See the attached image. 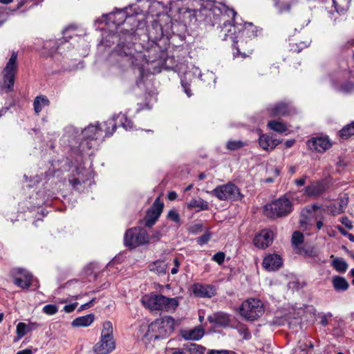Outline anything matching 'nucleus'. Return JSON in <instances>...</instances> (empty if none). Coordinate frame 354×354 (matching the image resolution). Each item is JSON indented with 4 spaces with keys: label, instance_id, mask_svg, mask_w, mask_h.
I'll list each match as a JSON object with an SVG mask.
<instances>
[{
    "label": "nucleus",
    "instance_id": "nucleus-1",
    "mask_svg": "<svg viewBox=\"0 0 354 354\" xmlns=\"http://www.w3.org/2000/svg\"><path fill=\"white\" fill-rule=\"evenodd\" d=\"M257 36L256 28L251 23H245L243 26L235 25L231 21H224L221 27L218 37L223 41L231 40L233 46L236 48V52L234 53V56L236 57L242 55L243 57H245L252 53V50H248L247 53L241 52L243 50V37L252 38Z\"/></svg>",
    "mask_w": 354,
    "mask_h": 354
},
{
    "label": "nucleus",
    "instance_id": "nucleus-2",
    "mask_svg": "<svg viewBox=\"0 0 354 354\" xmlns=\"http://www.w3.org/2000/svg\"><path fill=\"white\" fill-rule=\"evenodd\" d=\"M138 48L140 46H136L134 44L133 46L131 44L121 43L117 46L113 55L117 57V61L122 67L126 69H137L139 75H142L144 67L149 61L147 59L146 54Z\"/></svg>",
    "mask_w": 354,
    "mask_h": 354
},
{
    "label": "nucleus",
    "instance_id": "nucleus-3",
    "mask_svg": "<svg viewBox=\"0 0 354 354\" xmlns=\"http://www.w3.org/2000/svg\"><path fill=\"white\" fill-rule=\"evenodd\" d=\"M175 319L170 316H165L156 319L151 322L145 330L142 339L146 342L163 339L168 337L174 330Z\"/></svg>",
    "mask_w": 354,
    "mask_h": 354
},
{
    "label": "nucleus",
    "instance_id": "nucleus-4",
    "mask_svg": "<svg viewBox=\"0 0 354 354\" xmlns=\"http://www.w3.org/2000/svg\"><path fill=\"white\" fill-rule=\"evenodd\" d=\"M239 311L245 320L254 322L264 314L265 306L259 299L250 297L242 302Z\"/></svg>",
    "mask_w": 354,
    "mask_h": 354
},
{
    "label": "nucleus",
    "instance_id": "nucleus-5",
    "mask_svg": "<svg viewBox=\"0 0 354 354\" xmlns=\"http://www.w3.org/2000/svg\"><path fill=\"white\" fill-rule=\"evenodd\" d=\"M292 203L286 196L281 197L264 207V213L270 218L283 217L292 212Z\"/></svg>",
    "mask_w": 354,
    "mask_h": 354
},
{
    "label": "nucleus",
    "instance_id": "nucleus-6",
    "mask_svg": "<svg viewBox=\"0 0 354 354\" xmlns=\"http://www.w3.org/2000/svg\"><path fill=\"white\" fill-rule=\"evenodd\" d=\"M207 193L220 201H241L243 198L240 189L231 183L219 185Z\"/></svg>",
    "mask_w": 354,
    "mask_h": 354
},
{
    "label": "nucleus",
    "instance_id": "nucleus-7",
    "mask_svg": "<svg viewBox=\"0 0 354 354\" xmlns=\"http://www.w3.org/2000/svg\"><path fill=\"white\" fill-rule=\"evenodd\" d=\"M205 10L207 12L205 15L208 18H211L212 15L214 16V20L210 21L212 26H214L217 23L220 15L232 17V19H234L236 15V12L233 8H229L224 3L213 1H208L207 2Z\"/></svg>",
    "mask_w": 354,
    "mask_h": 354
},
{
    "label": "nucleus",
    "instance_id": "nucleus-8",
    "mask_svg": "<svg viewBox=\"0 0 354 354\" xmlns=\"http://www.w3.org/2000/svg\"><path fill=\"white\" fill-rule=\"evenodd\" d=\"M149 236L142 228L134 227L129 229L124 235V242L127 247L134 248L149 242Z\"/></svg>",
    "mask_w": 354,
    "mask_h": 354
},
{
    "label": "nucleus",
    "instance_id": "nucleus-9",
    "mask_svg": "<svg viewBox=\"0 0 354 354\" xmlns=\"http://www.w3.org/2000/svg\"><path fill=\"white\" fill-rule=\"evenodd\" d=\"M17 53L13 52L3 71V82H0L1 89L7 88V91L12 89L17 68Z\"/></svg>",
    "mask_w": 354,
    "mask_h": 354
},
{
    "label": "nucleus",
    "instance_id": "nucleus-10",
    "mask_svg": "<svg viewBox=\"0 0 354 354\" xmlns=\"http://www.w3.org/2000/svg\"><path fill=\"white\" fill-rule=\"evenodd\" d=\"M98 123L96 125H89L82 131L84 140L80 145V151L81 152H86V151L92 149L95 143L94 140L97 138L100 129L98 128Z\"/></svg>",
    "mask_w": 354,
    "mask_h": 354
},
{
    "label": "nucleus",
    "instance_id": "nucleus-11",
    "mask_svg": "<svg viewBox=\"0 0 354 354\" xmlns=\"http://www.w3.org/2000/svg\"><path fill=\"white\" fill-rule=\"evenodd\" d=\"M14 283L21 288H28L30 286L32 276L27 270L21 268H15L11 272Z\"/></svg>",
    "mask_w": 354,
    "mask_h": 354
},
{
    "label": "nucleus",
    "instance_id": "nucleus-12",
    "mask_svg": "<svg viewBox=\"0 0 354 354\" xmlns=\"http://www.w3.org/2000/svg\"><path fill=\"white\" fill-rule=\"evenodd\" d=\"M163 209V203L158 198L154 201L151 207L147 211L145 218V225L151 227L156 222Z\"/></svg>",
    "mask_w": 354,
    "mask_h": 354
},
{
    "label": "nucleus",
    "instance_id": "nucleus-13",
    "mask_svg": "<svg viewBox=\"0 0 354 354\" xmlns=\"http://www.w3.org/2000/svg\"><path fill=\"white\" fill-rule=\"evenodd\" d=\"M164 295L151 293L143 296L142 304L150 310H161V304L164 300Z\"/></svg>",
    "mask_w": 354,
    "mask_h": 354
},
{
    "label": "nucleus",
    "instance_id": "nucleus-14",
    "mask_svg": "<svg viewBox=\"0 0 354 354\" xmlns=\"http://www.w3.org/2000/svg\"><path fill=\"white\" fill-rule=\"evenodd\" d=\"M273 239V232L269 230L264 229L254 236L253 242L256 247L264 249L271 245Z\"/></svg>",
    "mask_w": 354,
    "mask_h": 354
},
{
    "label": "nucleus",
    "instance_id": "nucleus-15",
    "mask_svg": "<svg viewBox=\"0 0 354 354\" xmlns=\"http://www.w3.org/2000/svg\"><path fill=\"white\" fill-rule=\"evenodd\" d=\"M307 146L309 149L322 153L328 150L331 143L328 138H313L307 142Z\"/></svg>",
    "mask_w": 354,
    "mask_h": 354
},
{
    "label": "nucleus",
    "instance_id": "nucleus-16",
    "mask_svg": "<svg viewBox=\"0 0 354 354\" xmlns=\"http://www.w3.org/2000/svg\"><path fill=\"white\" fill-rule=\"evenodd\" d=\"M192 291L195 296L203 298H210L216 294L215 288L208 284L194 283Z\"/></svg>",
    "mask_w": 354,
    "mask_h": 354
},
{
    "label": "nucleus",
    "instance_id": "nucleus-17",
    "mask_svg": "<svg viewBox=\"0 0 354 354\" xmlns=\"http://www.w3.org/2000/svg\"><path fill=\"white\" fill-rule=\"evenodd\" d=\"M283 264L282 259L277 254H269L266 255L262 263L263 267L268 271H274L281 267Z\"/></svg>",
    "mask_w": 354,
    "mask_h": 354
},
{
    "label": "nucleus",
    "instance_id": "nucleus-18",
    "mask_svg": "<svg viewBox=\"0 0 354 354\" xmlns=\"http://www.w3.org/2000/svg\"><path fill=\"white\" fill-rule=\"evenodd\" d=\"M113 338L101 337L100 340L94 346L93 351L96 354H108L115 348Z\"/></svg>",
    "mask_w": 354,
    "mask_h": 354
},
{
    "label": "nucleus",
    "instance_id": "nucleus-19",
    "mask_svg": "<svg viewBox=\"0 0 354 354\" xmlns=\"http://www.w3.org/2000/svg\"><path fill=\"white\" fill-rule=\"evenodd\" d=\"M326 189V184L323 181L312 183L305 187L304 193L308 196H317L323 194Z\"/></svg>",
    "mask_w": 354,
    "mask_h": 354
},
{
    "label": "nucleus",
    "instance_id": "nucleus-20",
    "mask_svg": "<svg viewBox=\"0 0 354 354\" xmlns=\"http://www.w3.org/2000/svg\"><path fill=\"white\" fill-rule=\"evenodd\" d=\"M204 334L205 330L202 326H196L191 330H180V335L185 340L198 341L204 336Z\"/></svg>",
    "mask_w": 354,
    "mask_h": 354
},
{
    "label": "nucleus",
    "instance_id": "nucleus-21",
    "mask_svg": "<svg viewBox=\"0 0 354 354\" xmlns=\"http://www.w3.org/2000/svg\"><path fill=\"white\" fill-rule=\"evenodd\" d=\"M280 142V140L274 139L268 134H263L259 138V145L263 149L267 151L274 149Z\"/></svg>",
    "mask_w": 354,
    "mask_h": 354
},
{
    "label": "nucleus",
    "instance_id": "nucleus-22",
    "mask_svg": "<svg viewBox=\"0 0 354 354\" xmlns=\"http://www.w3.org/2000/svg\"><path fill=\"white\" fill-rule=\"evenodd\" d=\"M207 319L210 323L219 326H227L230 322V315L223 312H218L209 315Z\"/></svg>",
    "mask_w": 354,
    "mask_h": 354
},
{
    "label": "nucleus",
    "instance_id": "nucleus-23",
    "mask_svg": "<svg viewBox=\"0 0 354 354\" xmlns=\"http://www.w3.org/2000/svg\"><path fill=\"white\" fill-rule=\"evenodd\" d=\"M164 301L161 304V310L167 313H174L179 306V298H169L164 296Z\"/></svg>",
    "mask_w": 354,
    "mask_h": 354
},
{
    "label": "nucleus",
    "instance_id": "nucleus-24",
    "mask_svg": "<svg viewBox=\"0 0 354 354\" xmlns=\"http://www.w3.org/2000/svg\"><path fill=\"white\" fill-rule=\"evenodd\" d=\"M95 316L93 314L78 317L73 320L71 326L74 328L87 327L94 322Z\"/></svg>",
    "mask_w": 354,
    "mask_h": 354
},
{
    "label": "nucleus",
    "instance_id": "nucleus-25",
    "mask_svg": "<svg viewBox=\"0 0 354 354\" xmlns=\"http://www.w3.org/2000/svg\"><path fill=\"white\" fill-rule=\"evenodd\" d=\"M76 171L77 176L69 178L70 183L75 188H77L79 185H81L88 179V171H85L84 169L78 168Z\"/></svg>",
    "mask_w": 354,
    "mask_h": 354
},
{
    "label": "nucleus",
    "instance_id": "nucleus-26",
    "mask_svg": "<svg viewBox=\"0 0 354 354\" xmlns=\"http://www.w3.org/2000/svg\"><path fill=\"white\" fill-rule=\"evenodd\" d=\"M107 17L108 23L112 22L116 26H120L125 21L127 15L123 10H117L108 15Z\"/></svg>",
    "mask_w": 354,
    "mask_h": 354
},
{
    "label": "nucleus",
    "instance_id": "nucleus-27",
    "mask_svg": "<svg viewBox=\"0 0 354 354\" xmlns=\"http://www.w3.org/2000/svg\"><path fill=\"white\" fill-rule=\"evenodd\" d=\"M270 114L272 116H282L290 113V109L288 104L279 103L270 108Z\"/></svg>",
    "mask_w": 354,
    "mask_h": 354
},
{
    "label": "nucleus",
    "instance_id": "nucleus-28",
    "mask_svg": "<svg viewBox=\"0 0 354 354\" xmlns=\"http://www.w3.org/2000/svg\"><path fill=\"white\" fill-rule=\"evenodd\" d=\"M167 264L165 261L158 260L149 265V270L158 274H164L166 273Z\"/></svg>",
    "mask_w": 354,
    "mask_h": 354
},
{
    "label": "nucleus",
    "instance_id": "nucleus-29",
    "mask_svg": "<svg viewBox=\"0 0 354 354\" xmlns=\"http://www.w3.org/2000/svg\"><path fill=\"white\" fill-rule=\"evenodd\" d=\"M348 198L341 199L337 204H333L329 207V211L333 216L343 213L347 206Z\"/></svg>",
    "mask_w": 354,
    "mask_h": 354
},
{
    "label": "nucleus",
    "instance_id": "nucleus-30",
    "mask_svg": "<svg viewBox=\"0 0 354 354\" xmlns=\"http://www.w3.org/2000/svg\"><path fill=\"white\" fill-rule=\"evenodd\" d=\"M36 326V324L31 323L30 324H26L24 322H20L17 324L16 328V333L17 334V339H20L25 335H26L29 331L32 330L33 326Z\"/></svg>",
    "mask_w": 354,
    "mask_h": 354
},
{
    "label": "nucleus",
    "instance_id": "nucleus-31",
    "mask_svg": "<svg viewBox=\"0 0 354 354\" xmlns=\"http://www.w3.org/2000/svg\"><path fill=\"white\" fill-rule=\"evenodd\" d=\"M334 288L337 291H345L348 288V283L342 277H334L332 281Z\"/></svg>",
    "mask_w": 354,
    "mask_h": 354
},
{
    "label": "nucleus",
    "instance_id": "nucleus-32",
    "mask_svg": "<svg viewBox=\"0 0 354 354\" xmlns=\"http://www.w3.org/2000/svg\"><path fill=\"white\" fill-rule=\"evenodd\" d=\"M185 353L188 354H203L205 348L199 344L189 343L183 345Z\"/></svg>",
    "mask_w": 354,
    "mask_h": 354
},
{
    "label": "nucleus",
    "instance_id": "nucleus-33",
    "mask_svg": "<svg viewBox=\"0 0 354 354\" xmlns=\"http://www.w3.org/2000/svg\"><path fill=\"white\" fill-rule=\"evenodd\" d=\"M268 126L271 130L279 133H286L288 130V126L279 121L272 120L268 122Z\"/></svg>",
    "mask_w": 354,
    "mask_h": 354
},
{
    "label": "nucleus",
    "instance_id": "nucleus-34",
    "mask_svg": "<svg viewBox=\"0 0 354 354\" xmlns=\"http://www.w3.org/2000/svg\"><path fill=\"white\" fill-rule=\"evenodd\" d=\"M33 105L35 111L39 113L44 106L49 105V100L45 96H37L34 100Z\"/></svg>",
    "mask_w": 354,
    "mask_h": 354
},
{
    "label": "nucleus",
    "instance_id": "nucleus-35",
    "mask_svg": "<svg viewBox=\"0 0 354 354\" xmlns=\"http://www.w3.org/2000/svg\"><path fill=\"white\" fill-rule=\"evenodd\" d=\"M188 207H197L198 210H206L209 208V205L207 201L202 198L192 199L188 203Z\"/></svg>",
    "mask_w": 354,
    "mask_h": 354
},
{
    "label": "nucleus",
    "instance_id": "nucleus-36",
    "mask_svg": "<svg viewBox=\"0 0 354 354\" xmlns=\"http://www.w3.org/2000/svg\"><path fill=\"white\" fill-rule=\"evenodd\" d=\"M337 12L342 13L348 9L351 0H333Z\"/></svg>",
    "mask_w": 354,
    "mask_h": 354
},
{
    "label": "nucleus",
    "instance_id": "nucleus-37",
    "mask_svg": "<svg viewBox=\"0 0 354 354\" xmlns=\"http://www.w3.org/2000/svg\"><path fill=\"white\" fill-rule=\"evenodd\" d=\"M332 266L339 272H345L348 268L346 262L340 258H335L332 261Z\"/></svg>",
    "mask_w": 354,
    "mask_h": 354
},
{
    "label": "nucleus",
    "instance_id": "nucleus-38",
    "mask_svg": "<svg viewBox=\"0 0 354 354\" xmlns=\"http://www.w3.org/2000/svg\"><path fill=\"white\" fill-rule=\"evenodd\" d=\"M101 337L104 338H113V325L109 321H106L103 324L102 330L101 333Z\"/></svg>",
    "mask_w": 354,
    "mask_h": 354
},
{
    "label": "nucleus",
    "instance_id": "nucleus-39",
    "mask_svg": "<svg viewBox=\"0 0 354 354\" xmlns=\"http://www.w3.org/2000/svg\"><path fill=\"white\" fill-rule=\"evenodd\" d=\"M106 136H110L113 135L114 131L116 129V124L115 122V119H109L107 121L104 122Z\"/></svg>",
    "mask_w": 354,
    "mask_h": 354
},
{
    "label": "nucleus",
    "instance_id": "nucleus-40",
    "mask_svg": "<svg viewBox=\"0 0 354 354\" xmlns=\"http://www.w3.org/2000/svg\"><path fill=\"white\" fill-rule=\"evenodd\" d=\"M247 145V143L240 140H229L227 142V148L229 150L234 151L242 148Z\"/></svg>",
    "mask_w": 354,
    "mask_h": 354
},
{
    "label": "nucleus",
    "instance_id": "nucleus-41",
    "mask_svg": "<svg viewBox=\"0 0 354 354\" xmlns=\"http://www.w3.org/2000/svg\"><path fill=\"white\" fill-rule=\"evenodd\" d=\"M354 135V121L351 124L345 126L340 131V136L342 138H348Z\"/></svg>",
    "mask_w": 354,
    "mask_h": 354
},
{
    "label": "nucleus",
    "instance_id": "nucleus-42",
    "mask_svg": "<svg viewBox=\"0 0 354 354\" xmlns=\"http://www.w3.org/2000/svg\"><path fill=\"white\" fill-rule=\"evenodd\" d=\"M117 119L120 120L123 128L126 130H130L133 127V123L131 120L127 118L124 114H119Z\"/></svg>",
    "mask_w": 354,
    "mask_h": 354
},
{
    "label": "nucleus",
    "instance_id": "nucleus-43",
    "mask_svg": "<svg viewBox=\"0 0 354 354\" xmlns=\"http://www.w3.org/2000/svg\"><path fill=\"white\" fill-rule=\"evenodd\" d=\"M292 244L295 246L298 247L300 244H301L304 241V236L302 233L300 232L296 231L292 234Z\"/></svg>",
    "mask_w": 354,
    "mask_h": 354
},
{
    "label": "nucleus",
    "instance_id": "nucleus-44",
    "mask_svg": "<svg viewBox=\"0 0 354 354\" xmlns=\"http://www.w3.org/2000/svg\"><path fill=\"white\" fill-rule=\"evenodd\" d=\"M189 73H186L184 77H181V85L183 88L184 92L186 93L187 97H191L192 93L190 90V84L187 82V75H189Z\"/></svg>",
    "mask_w": 354,
    "mask_h": 354
},
{
    "label": "nucleus",
    "instance_id": "nucleus-45",
    "mask_svg": "<svg viewBox=\"0 0 354 354\" xmlns=\"http://www.w3.org/2000/svg\"><path fill=\"white\" fill-rule=\"evenodd\" d=\"M58 311V308L56 305L54 304H48L44 306L43 312L48 315H53L57 313Z\"/></svg>",
    "mask_w": 354,
    "mask_h": 354
},
{
    "label": "nucleus",
    "instance_id": "nucleus-46",
    "mask_svg": "<svg viewBox=\"0 0 354 354\" xmlns=\"http://www.w3.org/2000/svg\"><path fill=\"white\" fill-rule=\"evenodd\" d=\"M211 236H212V234L209 231H207V232H205V233L203 235L198 237L196 241L198 245H203L206 244L209 241Z\"/></svg>",
    "mask_w": 354,
    "mask_h": 354
},
{
    "label": "nucleus",
    "instance_id": "nucleus-47",
    "mask_svg": "<svg viewBox=\"0 0 354 354\" xmlns=\"http://www.w3.org/2000/svg\"><path fill=\"white\" fill-rule=\"evenodd\" d=\"M238 332L241 336H243L244 339H249L251 337V335L248 330V328L245 326H239Z\"/></svg>",
    "mask_w": 354,
    "mask_h": 354
},
{
    "label": "nucleus",
    "instance_id": "nucleus-48",
    "mask_svg": "<svg viewBox=\"0 0 354 354\" xmlns=\"http://www.w3.org/2000/svg\"><path fill=\"white\" fill-rule=\"evenodd\" d=\"M167 218L170 221H171L176 223H178L180 222V216H179L178 213L177 212V211L175 209L169 210V212H168V214H167Z\"/></svg>",
    "mask_w": 354,
    "mask_h": 354
},
{
    "label": "nucleus",
    "instance_id": "nucleus-49",
    "mask_svg": "<svg viewBox=\"0 0 354 354\" xmlns=\"http://www.w3.org/2000/svg\"><path fill=\"white\" fill-rule=\"evenodd\" d=\"M75 30V28L74 26H68L63 31V35L64 38L65 39L72 38L75 34L74 32Z\"/></svg>",
    "mask_w": 354,
    "mask_h": 354
},
{
    "label": "nucleus",
    "instance_id": "nucleus-50",
    "mask_svg": "<svg viewBox=\"0 0 354 354\" xmlns=\"http://www.w3.org/2000/svg\"><path fill=\"white\" fill-rule=\"evenodd\" d=\"M212 259L219 265H221L225 260V254L222 252H217L214 254Z\"/></svg>",
    "mask_w": 354,
    "mask_h": 354
},
{
    "label": "nucleus",
    "instance_id": "nucleus-51",
    "mask_svg": "<svg viewBox=\"0 0 354 354\" xmlns=\"http://www.w3.org/2000/svg\"><path fill=\"white\" fill-rule=\"evenodd\" d=\"M203 225L201 223L195 224L191 226L189 229V231L192 234H197L202 231Z\"/></svg>",
    "mask_w": 354,
    "mask_h": 354
},
{
    "label": "nucleus",
    "instance_id": "nucleus-52",
    "mask_svg": "<svg viewBox=\"0 0 354 354\" xmlns=\"http://www.w3.org/2000/svg\"><path fill=\"white\" fill-rule=\"evenodd\" d=\"M44 48H49L50 54H53L57 49V48H55V42L53 41H46L44 44Z\"/></svg>",
    "mask_w": 354,
    "mask_h": 354
},
{
    "label": "nucleus",
    "instance_id": "nucleus-53",
    "mask_svg": "<svg viewBox=\"0 0 354 354\" xmlns=\"http://www.w3.org/2000/svg\"><path fill=\"white\" fill-rule=\"evenodd\" d=\"M340 222L348 230H351L353 228L352 222L346 216L342 217L340 218Z\"/></svg>",
    "mask_w": 354,
    "mask_h": 354
},
{
    "label": "nucleus",
    "instance_id": "nucleus-54",
    "mask_svg": "<svg viewBox=\"0 0 354 354\" xmlns=\"http://www.w3.org/2000/svg\"><path fill=\"white\" fill-rule=\"evenodd\" d=\"M307 179V176H303L299 178H297L294 180V183L299 187H301L305 185Z\"/></svg>",
    "mask_w": 354,
    "mask_h": 354
},
{
    "label": "nucleus",
    "instance_id": "nucleus-55",
    "mask_svg": "<svg viewBox=\"0 0 354 354\" xmlns=\"http://www.w3.org/2000/svg\"><path fill=\"white\" fill-rule=\"evenodd\" d=\"M77 304H78L77 302H75V303H73L71 304L66 305L64 307V310L67 313H71V312L74 311V310L77 306Z\"/></svg>",
    "mask_w": 354,
    "mask_h": 354
},
{
    "label": "nucleus",
    "instance_id": "nucleus-56",
    "mask_svg": "<svg viewBox=\"0 0 354 354\" xmlns=\"http://www.w3.org/2000/svg\"><path fill=\"white\" fill-rule=\"evenodd\" d=\"M174 267L171 270V273L172 274H176L178 271V268L180 266V262L177 258L174 259Z\"/></svg>",
    "mask_w": 354,
    "mask_h": 354
},
{
    "label": "nucleus",
    "instance_id": "nucleus-57",
    "mask_svg": "<svg viewBox=\"0 0 354 354\" xmlns=\"http://www.w3.org/2000/svg\"><path fill=\"white\" fill-rule=\"evenodd\" d=\"M332 317V314L331 313H329L328 315H322L321 316V324L324 326H326L328 325V317Z\"/></svg>",
    "mask_w": 354,
    "mask_h": 354
},
{
    "label": "nucleus",
    "instance_id": "nucleus-58",
    "mask_svg": "<svg viewBox=\"0 0 354 354\" xmlns=\"http://www.w3.org/2000/svg\"><path fill=\"white\" fill-rule=\"evenodd\" d=\"M94 301H95V299H93L89 302L82 305L80 307V308H79V311H81V310H83L86 309L88 308H90L92 306V304H93Z\"/></svg>",
    "mask_w": 354,
    "mask_h": 354
},
{
    "label": "nucleus",
    "instance_id": "nucleus-59",
    "mask_svg": "<svg viewBox=\"0 0 354 354\" xmlns=\"http://www.w3.org/2000/svg\"><path fill=\"white\" fill-rule=\"evenodd\" d=\"M177 194L176 192L174 191H171L168 193L167 194V198L169 200V201H174L175 199L177 198Z\"/></svg>",
    "mask_w": 354,
    "mask_h": 354
},
{
    "label": "nucleus",
    "instance_id": "nucleus-60",
    "mask_svg": "<svg viewBox=\"0 0 354 354\" xmlns=\"http://www.w3.org/2000/svg\"><path fill=\"white\" fill-rule=\"evenodd\" d=\"M171 354H185L183 347L182 348H173L171 349Z\"/></svg>",
    "mask_w": 354,
    "mask_h": 354
},
{
    "label": "nucleus",
    "instance_id": "nucleus-61",
    "mask_svg": "<svg viewBox=\"0 0 354 354\" xmlns=\"http://www.w3.org/2000/svg\"><path fill=\"white\" fill-rule=\"evenodd\" d=\"M161 233L160 232H156L151 237L154 241H158L161 237Z\"/></svg>",
    "mask_w": 354,
    "mask_h": 354
},
{
    "label": "nucleus",
    "instance_id": "nucleus-62",
    "mask_svg": "<svg viewBox=\"0 0 354 354\" xmlns=\"http://www.w3.org/2000/svg\"><path fill=\"white\" fill-rule=\"evenodd\" d=\"M208 354H229L227 351H211L208 353Z\"/></svg>",
    "mask_w": 354,
    "mask_h": 354
},
{
    "label": "nucleus",
    "instance_id": "nucleus-63",
    "mask_svg": "<svg viewBox=\"0 0 354 354\" xmlns=\"http://www.w3.org/2000/svg\"><path fill=\"white\" fill-rule=\"evenodd\" d=\"M295 142V140L293 139L288 140L285 142V145L286 147L290 148L291 147Z\"/></svg>",
    "mask_w": 354,
    "mask_h": 354
},
{
    "label": "nucleus",
    "instance_id": "nucleus-64",
    "mask_svg": "<svg viewBox=\"0 0 354 354\" xmlns=\"http://www.w3.org/2000/svg\"><path fill=\"white\" fill-rule=\"evenodd\" d=\"M32 351L31 349H24L22 351H18L16 354H32Z\"/></svg>",
    "mask_w": 354,
    "mask_h": 354
}]
</instances>
